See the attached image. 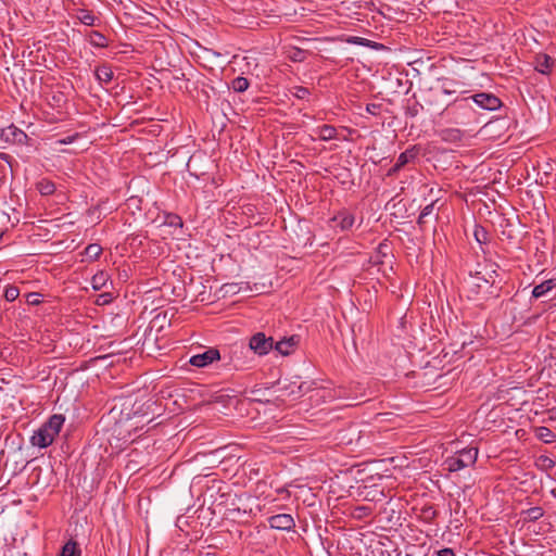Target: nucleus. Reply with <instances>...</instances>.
<instances>
[{
  "instance_id": "1",
  "label": "nucleus",
  "mask_w": 556,
  "mask_h": 556,
  "mask_svg": "<svg viewBox=\"0 0 556 556\" xmlns=\"http://www.w3.org/2000/svg\"><path fill=\"white\" fill-rule=\"evenodd\" d=\"M441 115L446 117L451 123L460 126L478 123L477 112L469 97L457 98L446 103Z\"/></svg>"
},
{
  "instance_id": "2",
  "label": "nucleus",
  "mask_w": 556,
  "mask_h": 556,
  "mask_svg": "<svg viewBox=\"0 0 556 556\" xmlns=\"http://www.w3.org/2000/svg\"><path fill=\"white\" fill-rule=\"evenodd\" d=\"M65 418L61 414L52 415L31 435L30 443L34 446L46 448L50 446L62 429Z\"/></svg>"
},
{
  "instance_id": "3",
  "label": "nucleus",
  "mask_w": 556,
  "mask_h": 556,
  "mask_svg": "<svg viewBox=\"0 0 556 556\" xmlns=\"http://www.w3.org/2000/svg\"><path fill=\"white\" fill-rule=\"evenodd\" d=\"M478 448L468 447L459 451L455 456L450 457L446 460L450 471H458L470 465H473L477 460Z\"/></svg>"
},
{
  "instance_id": "4",
  "label": "nucleus",
  "mask_w": 556,
  "mask_h": 556,
  "mask_svg": "<svg viewBox=\"0 0 556 556\" xmlns=\"http://www.w3.org/2000/svg\"><path fill=\"white\" fill-rule=\"evenodd\" d=\"M249 346L255 354L263 356L274 349V339L264 332H256L250 338Z\"/></svg>"
},
{
  "instance_id": "5",
  "label": "nucleus",
  "mask_w": 556,
  "mask_h": 556,
  "mask_svg": "<svg viewBox=\"0 0 556 556\" xmlns=\"http://www.w3.org/2000/svg\"><path fill=\"white\" fill-rule=\"evenodd\" d=\"M471 98V103L476 104L482 110L495 111L502 106V101L493 93L480 92L473 96H469Z\"/></svg>"
},
{
  "instance_id": "6",
  "label": "nucleus",
  "mask_w": 556,
  "mask_h": 556,
  "mask_svg": "<svg viewBox=\"0 0 556 556\" xmlns=\"http://www.w3.org/2000/svg\"><path fill=\"white\" fill-rule=\"evenodd\" d=\"M218 359H220L219 351L216 348H210L203 353L192 355L189 359V363L194 367L203 368Z\"/></svg>"
},
{
  "instance_id": "7",
  "label": "nucleus",
  "mask_w": 556,
  "mask_h": 556,
  "mask_svg": "<svg viewBox=\"0 0 556 556\" xmlns=\"http://www.w3.org/2000/svg\"><path fill=\"white\" fill-rule=\"evenodd\" d=\"M269 527L276 530L291 531L295 527L294 519L289 514H278L268 518Z\"/></svg>"
},
{
  "instance_id": "8",
  "label": "nucleus",
  "mask_w": 556,
  "mask_h": 556,
  "mask_svg": "<svg viewBox=\"0 0 556 556\" xmlns=\"http://www.w3.org/2000/svg\"><path fill=\"white\" fill-rule=\"evenodd\" d=\"M333 227H339L342 231L350 230L354 223H355V216L343 210L340 211L337 215H334L331 220Z\"/></svg>"
},
{
  "instance_id": "9",
  "label": "nucleus",
  "mask_w": 556,
  "mask_h": 556,
  "mask_svg": "<svg viewBox=\"0 0 556 556\" xmlns=\"http://www.w3.org/2000/svg\"><path fill=\"white\" fill-rule=\"evenodd\" d=\"M440 92L435 91L434 88H430L426 94H425V103L427 106H429L430 109L434 110V111H440V113L442 112L443 108L445 106L444 103H441L439 100H440Z\"/></svg>"
},
{
  "instance_id": "10",
  "label": "nucleus",
  "mask_w": 556,
  "mask_h": 556,
  "mask_svg": "<svg viewBox=\"0 0 556 556\" xmlns=\"http://www.w3.org/2000/svg\"><path fill=\"white\" fill-rule=\"evenodd\" d=\"M471 278H473L475 280L467 282L469 292L471 294H479L481 288H483L485 285L492 286L494 282L493 280L491 281L485 277H481L479 271H477L475 275H471Z\"/></svg>"
},
{
  "instance_id": "11",
  "label": "nucleus",
  "mask_w": 556,
  "mask_h": 556,
  "mask_svg": "<svg viewBox=\"0 0 556 556\" xmlns=\"http://www.w3.org/2000/svg\"><path fill=\"white\" fill-rule=\"evenodd\" d=\"M442 141L448 143H458L464 138V132L458 128H445L439 132Z\"/></svg>"
},
{
  "instance_id": "12",
  "label": "nucleus",
  "mask_w": 556,
  "mask_h": 556,
  "mask_svg": "<svg viewBox=\"0 0 556 556\" xmlns=\"http://www.w3.org/2000/svg\"><path fill=\"white\" fill-rule=\"evenodd\" d=\"M419 154V149L416 146H413L402 152L397 159L395 164L401 167V169L407 165L408 163L415 161Z\"/></svg>"
},
{
  "instance_id": "13",
  "label": "nucleus",
  "mask_w": 556,
  "mask_h": 556,
  "mask_svg": "<svg viewBox=\"0 0 556 556\" xmlns=\"http://www.w3.org/2000/svg\"><path fill=\"white\" fill-rule=\"evenodd\" d=\"M298 342L299 339L292 336L288 339H282L278 341L276 344H274V349L278 351L281 355H289L293 351Z\"/></svg>"
},
{
  "instance_id": "14",
  "label": "nucleus",
  "mask_w": 556,
  "mask_h": 556,
  "mask_svg": "<svg viewBox=\"0 0 556 556\" xmlns=\"http://www.w3.org/2000/svg\"><path fill=\"white\" fill-rule=\"evenodd\" d=\"M96 78L102 84H110L113 79V71L110 65L103 64L96 68Z\"/></svg>"
},
{
  "instance_id": "15",
  "label": "nucleus",
  "mask_w": 556,
  "mask_h": 556,
  "mask_svg": "<svg viewBox=\"0 0 556 556\" xmlns=\"http://www.w3.org/2000/svg\"><path fill=\"white\" fill-rule=\"evenodd\" d=\"M441 86L440 88L434 89L435 91L440 92V96L446 94L451 96L457 92V87L459 84L453 79L443 78L440 80Z\"/></svg>"
},
{
  "instance_id": "16",
  "label": "nucleus",
  "mask_w": 556,
  "mask_h": 556,
  "mask_svg": "<svg viewBox=\"0 0 556 556\" xmlns=\"http://www.w3.org/2000/svg\"><path fill=\"white\" fill-rule=\"evenodd\" d=\"M554 287H556V279L545 280L533 288L532 295L535 299L542 298Z\"/></svg>"
},
{
  "instance_id": "17",
  "label": "nucleus",
  "mask_w": 556,
  "mask_h": 556,
  "mask_svg": "<svg viewBox=\"0 0 556 556\" xmlns=\"http://www.w3.org/2000/svg\"><path fill=\"white\" fill-rule=\"evenodd\" d=\"M88 41L94 48H106L109 46L108 38L98 30H91L89 33Z\"/></svg>"
},
{
  "instance_id": "18",
  "label": "nucleus",
  "mask_w": 556,
  "mask_h": 556,
  "mask_svg": "<svg viewBox=\"0 0 556 556\" xmlns=\"http://www.w3.org/2000/svg\"><path fill=\"white\" fill-rule=\"evenodd\" d=\"M553 65V60L547 54H539L535 58V70L542 74H547Z\"/></svg>"
},
{
  "instance_id": "19",
  "label": "nucleus",
  "mask_w": 556,
  "mask_h": 556,
  "mask_svg": "<svg viewBox=\"0 0 556 556\" xmlns=\"http://www.w3.org/2000/svg\"><path fill=\"white\" fill-rule=\"evenodd\" d=\"M535 437L544 443H552L556 441V434L547 427H536Z\"/></svg>"
},
{
  "instance_id": "20",
  "label": "nucleus",
  "mask_w": 556,
  "mask_h": 556,
  "mask_svg": "<svg viewBox=\"0 0 556 556\" xmlns=\"http://www.w3.org/2000/svg\"><path fill=\"white\" fill-rule=\"evenodd\" d=\"M392 257L390 253V244L384 242H381L377 248V255L375 256V264H383L384 258Z\"/></svg>"
},
{
  "instance_id": "21",
  "label": "nucleus",
  "mask_w": 556,
  "mask_h": 556,
  "mask_svg": "<svg viewBox=\"0 0 556 556\" xmlns=\"http://www.w3.org/2000/svg\"><path fill=\"white\" fill-rule=\"evenodd\" d=\"M81 552L78 547V544L74 540L67 541L62 549L59 556H80Z\"/></svg>"
},
{
  "instance_id": "22",
  "label": "nucleus",
  "mask_w": 556,
  "mask_h": 556,
  "mask_svg": "<svg viewBox=\"0 0 556 556\" xmlns=\"http://www.w3.org/2000/svg\"><path fill=\"white\" fill-rule=\"evenodd\" d=\"M320 140L329 141L337 137V129L332 125H323L317 129Z\"/></svg>"
},
{
  "instance_id": "23",
  "label": "nucleus",
  "mask_w": 556,
  "mask_h": 556,
  "mask_svg": "<svg viewBox=\"0 0 556 556\" xmlns=\"http://www.w3.org/2000/svg\"><path fill=\"white\" fill-rule=\"evenodd\" d=\"M36 189L41 195H50L55 191V185L49 179H41L36 184Z\"/></svg>"
},
{
  "instance_id": "24",
  "label": "nucleus",
  "mask_w": 556,
  "mask_h": 556,
  "mask_svg": "<svg viewBox=\"0 0 556 556\" xmlns=\"http://www.w3.org/2000/svg\"><path fill=\"white\" fill-rule=\"evenodd\" d=\"M348 42L349 43H353V45H357V46H362V47H367V48H371V49H379L381 47H383L381 43H378L376 41H371L367 38H363V37H350L348 39Z\"/></svg>"
},
{
  "instance_id": "25",
  "label": "nucleus",
  "mask_w": 556,
  "mask_h": 556,
  "mask_svg": "<svg viewBox=\"0 0 556 556\" xmlns=\"http://www.w3.org/2000/svg\"><path fill=\"white\" fill-rule=\"evenodd\" d=\"M521 514L523 515L525 521H536L543 517L544 510L542 507L535 506L523 510Z\"/></svg>"
},
{
  "instance_id": "26",
  "label": "nucleus",
  "mask_w": 556,
  "mask_h": 556,
  "mask_svg": "<svg viewBox=\"0 0 556 556\" xmlns=\"http://www.w3.org/2000/svg\"><path fill=\"white\" fill-rule=\"evenodd\" d=\"M77 18L79 20L80 23H83L84 25H87V26H94L96 25V21L98 20L92 14L91 11L85 10V9H81V10L78 11Z\"/></svg>"
},
{
  "instance_id": "27",
  "label": "nucleus",
  "mask_w": 556,
  "mask_h": 556,
  "mask_svg": "<svg viewBox=\"0 0 556 556\" xmlns=\"http://www.w3.org/2000/svg\"><path fill=\"white\" fill-rule=\"evenodd\" d=\"M250 86V83L248 80V78L243 77V76H238L236 78H233L231 80V84H230V87L232 88L233 91L236 92H244Z\"/></svg>"
},
{
  "instance_id": "28",
  "label": "nucleus",
  "mask_w": 556,
  "mask_h": 556,
  "mask_svg": "<svg viewBox=\"0 0 556 556\" xmlns=\"http://www.w3.org/2000/svg\"><path fill=\"white\" fill-rule=\"evenodd\" d=\"M108 282V275L104 271H99L92 277L91 285L94 290H101Z\"/></svg>"
},
{
  "instance_id": "29",
  "label": "nucleus",
  "mask_w": 556,
  "mask_h": 556,
  "mask_svg": "<svg viewBox=\"0 0 556 556\" xmlns=\"http://www.w3.org/2000/svg\"><path fill=\"white\" fill-rule=\"evenodd\" d=\"M289 391V395L293 397H300L304 394V383L291 382L285 387Z\"/></svg>"
},
{
  "instance_id": "30",
  "label": "nucleus",
  "mask_w": 556,
  "mask_h": 556,
  "mask_svg": "<svg viewBox=\"0 0 556 556\" xmlns=\"http://www.w3.org/2000/svg\"><path fill=\"white\" fill-rule=\"evenodd\" d=\"M473 236L479 244H484L489 240V233L482 226H476Z\"/></svg>"
},
{
  "instance_id": "31",
  "label": "nucleus",
  "mask_w": 556,
  "mask_h": 556,
  "mask_svg": "<svg viewBox=\"0 0 556 556\" xmlns=\"http://www.w3.org/2000/svg\"><path fill=\"white\" fill-rule=\"evenodd\" d=\"M102 252V248L97 243H91L85 249V255L91 260H97Z\"/></svg>"
},
{
  "instance_id": "32",
  "label": "nucleus",
  "mask_w": 556,
  "mask_h": 556,
  "mask_svg": "<svg viewBox=\"0 0 556 556\" xmlns=\"http://www.w3.org/2000/svg\"><path fill=\"white\" fill-rule=\"evenodd\" d=\"M556 462L546 455H541L538 458V466L543 470H551L555 467Z\"/></svg>"
},
{
  "instance_id": "33",
  "label": "nucleus",
  "mask_w": 556,
  "mask_h": 556,
  "mask_svg": "<svg viewBox=\"0 0 556 556\" xmlns=\"http://www.w3.org/2000/svg\"><path fill=\"white\" fill-rule=\"evenodd\" d=\"M422 109V104H420L419 102H414L412 105H407L405 108V115L408 117H416Z\"/></svg>"
},
{
  "instance_id": "34",
  "label": "nucleus",
  "mask_w": 556,
  "mask_h": 556,
  "mask_svg": "<svg viewBox=\"0 0 556 556\" xmlns=\"http://www.w3.org/2000/svg\"><path fill=\"white\" fill-rule=\"evenodd\" d=\"M437 510L432 506H425L421 509V518L427 522H431L437 517Z\"/></svg>"
},
{
  "instance_id": "35",
  "label": "nucleus",
  "mask_w": 556,
  "mask_h": 556,
  "mask_svg": "<svg viewBox=\"0 0 556 556\" xmlns=\"http://www.w3.org/2000/svg\"><path fill=\"white\" fill-rule=\"evenodd\" d=\"M20 295V290L15 286H8L4 290V298L8 302H13Z\"/></svg>"
},
{
  "instance_id": "36",
  "label": "nucleus",
  "mask_w": 556,
  "mask_h": 556,
  "mask_svg": "<svg viewBox=\"0 0 556 556\" xmlns=\"http://www.w3.org/2000/svg\"><path fill=\"white\" fill-rule=\"evenodd\" d=\"M433 208H434V202H432V203H430V204L426 205V206L421 210V212H420V215H419V217H418L417 223H418L419 225L425 224V223H426V217H427V216H429V215H431V214L433 213Z\"/></svg>"
},
{
  "instance_id": "37",
  "label": "nucleus",
  "mask_w": 556,
  "mask_h": 556,
  "mask_svg": "<svg viewBox=\"0 0 556 556\" xmlns=\"http://www.w3.org/2000/svg\"><path fill=\"white\" fill-rule=\"evenodd\" d=\"M165 224L170 227H182V219L176 214H168Z\"/></svg>"
},
{
  "instance_id": "38",
  "label": "nucleus",
  "mask_w": 556,
  "mask_h": 556,
  "mask_svg": "<svg viewBox=\"0 0 556 556\" xmlns=\"http://www.w3.org/2000/svg\"><path fill=\"white\" fill-rule=\"evenodd\" d=\"M382 104L380 103H368L366 105V112L370 115L377 116L381 112Z\"/></svg>"
},
{
  "instance_id": "39",
  "label": "nucleus",
  "mask_w": 556,
  "mask_h": 556,
  "mask_svg": "<svg viewBox=\"0 0 556 556\" xmlns=\"http://www.w3.org/2000/svg\"><path fill=\"white\" fill-rule=\"evenodd\" d=\"M41 294L37 292H30L26 295L27 303L30 305H38L41 303Z\"/></svg>"
},
{
  "instance_id": "40",
  "label": "nucleus",
  "mask_w": 556,
  "mask_h": 556,
  "mask_svg": "<svg viewBox=\"0 0 556 556\" xmlns=\"http://www.w3.org/2000/svg\"><path fill=\"white\" fill-rule=\"evenodd\" d=\"M223 289L225 290V293H231V294H236L238 293L242 288L238 286V283H225L223 286Z\"/></svg>"
},
{
  "instance_id": "41",
  "label": "nucleus",
  "mask_w": 556,
  "mask_h": 556,
  "mask_svg": "<svg viewBox=\"0 0 556 556\" xmlns=\"http://www.w3.org/2000/svg\"><path fill=\"white\" fill-rule=\"evenodd\" d=\"M438 556H455V553L452 548L445 547L437 552Z\"/></svg>"
},
{
  "instance_id": "42",
  "label": "nucleus",
  "mask_w": 556,
  "mask_h": 556,
  "mask_svg": "<svg viewBox=\"0 0 556 556\" xmlns=\"http://www.w3.org/2000/svg\"><path fill=\"white\" fill-rule=\"evenodd\" d=\"M307 94H309V91L307 88H304V87H299L298 88V91L295 93V96L299 98V99H304Z\"/></svg>"
},
{
  "instance_id": "43",
  "label": "nucleus",
  "mask_w": 556,
  "mask_h": 556,
  "mask_svg": "<svg viewBox=\"0 0 556 556\" xmlns=\"http://www.w3.org/2000/svg\"><path fill=\"white\" fill-rule=\"evenodd\" d=\"M401 170V167H399L396 164H394L387 173L388 177L395 176Z\"/></svg>"
},
{
  "instance_id": "44",
  "label": "nucleus",
  "mask_w": 556,
  "mask_h": 556,
  "mask_svg": "<svg viewBox=\"0 0 556 556\" xmlns=\"http://www.w3.org/2000/svg\"><path fill=\"white\" fill-rule=\"evenodd\" d=\"M363 439L364 438H363L362 431H358L357 439H356V445L362 446V447L365 446L367 441H364Z\"/></svg>"
},
{
  "instance_id": "45",
  "label": "nucleus",
  "mask_w": 556,
  "mask_h": 556,
  "mask_svg": "<svg viewBox=\"0 0 556 556\" xmlns=\"http://www.w3.org/2000/svg\"><path fill=\"white\" fill-rule=\"evenodd\" d=\"M75 137L76 136H68V137L62 139L60 142L63 143V144H70V143H72L74 141Z\"/></svg>"
},
{
  "instance_id": "46",
  "label": "nucleus",
  "mask_w": 556,
  "mask_h": 556,
  "mask_svg": "<svg viewBox=\"0 0 556 556\" xmlns=\"http://www.w3.org/2000/svg\"><path fill=\"white\" fill-rule=\"evenodd\" d=\"M359 509H361L359 514H363V510L366 509V508L365 507H361Z\"/></svg>"
},
{
  "instance_id": "47",
  "label": "nucleus",
  "mask_w": 556,
  "mask_h": 556,
  "mask_svg": "<svg viewBox=\"0 0 556 556\" xmlns=\"http://www.w3.org/2000/svg\"><path fill=\"white\" fill-rule=\"evenodd\" d=\"M359 509H361L359 514H363V510L366 509V508L365 507H361Z\"/></svg>"
},
{
  "instance_id": "48",
  "label": "nucleus",
  "mask_w": 556,
  "mask_h": 556,
  "mask_svg": "<svg viewBox=\"0 0 556 556\" xmlns=\"http://www.w3.org/2000/svg\"><path fill=\"white\" fill-rule=\"evenodd\" d=\"M552 494L556 496V490H552Z\"/></svg>"
}]
</instances>
